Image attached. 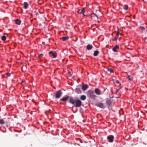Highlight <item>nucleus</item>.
<instances>
[{
    "mask_svg": "<svg viewBox=\"0 0 147 147\" xmlns=\"http://www.w3.org/2000/svg\"><path fill=\"white\" fill-rule=\"evenodd\" d=\"M119 48V47L118 45H116L115 47L113 48V50L114 52H117V50Z\"/></svg>",
    "mask_w": 147,
    "mask_h": 147,
    "instance_id": "nucleus-12",
    "label": "nucleus"
},
{
    "mask_svg": "<svg viewBox=\"0 0 147 147\" xmlns=\"http://www.w3.org/2000/svg\"><path fill=\"white\" fill-rule=\"evenodd\" d=\"M85 12V8H84L82 9H79L78 11V12L79 13L82 14L84 16L85 15H84V13Z\"/></svg>",
    "mask_w": 147,
    "mask_h": 147,
    "instance_id": "nucleus-8",
    "label": "nucleus"
},
{
    "mask_svg": "<svg viewBox=\"0 0 147 147\" xmlns=\"http://www.w3.org/2000/svg\"><path fill=\"white\" fill-rule=\"evenodd\" d=\"M119 28H118V30L117 31V36H119Z\"/></svg>",
    "mask_w": 147,
    "mask_h": 147,
    "instance_id": "nucleus-27",
    "label": "nucleus"
},
{
    "mask_svg": "<svg viewBox=\"0 0 147 147\" xmlns=\"http://www.w3.org/2000/svg\"><path fill=\"white\" fill-rule=\"evenodd\" d=\"M120 89H116V93H117V92H118L119 90Z\"/></svg>",
    "mask_w": 147,
    "mask_h": 147,
    "instance_id": "nucleus-30",
    "label": "nucleus"
},
{
    "mask_svg": "<svg viewBox=\"0 0 147 147\" xmlns=\"http://www.w3.org/2000/svg\"><path fill=\"white\" fill-rule=\"evenodd\" d=\"M107 70L108 71L110 72L111 73L113 72V69L111 68H108Z\"/></svg>",
    "mask_w": 147,
    "mask_h": 147,
    "instance_id": "nucleus-23",
    "label": "nucleus"
},
{
    "mask_svg": "<svg viewBox=\"0 0 147 147\" xmlns=\"http://www.w3.org/2000/svg\"><path fill=\"white\" fill-rule=\"evenodd\" d=\"M98 21L99 22V21Z\"/></svg>",
    "mask_w": 147,
    "mask_h": 147,
    "instance_id": "nucleus-37",
    "label": "nucleus"
},
{
    "mask_svg": "<svg viewBox=\"0 0 147 147\" xmlns=\"http://www.w3.org/2000/svg\"><path fill=\"white\" fill-rule=\"evenodd\" d=\"M114 138V137L113 136L110 135L107 137V139L109 142H112L113 141Z\"/></svg>",
    "mask_w": 147,
    "mask_h": 147,
    "instance_id": "nucleus-4",
    "label": "nucleus"
},
{
    "mask_svg": "<svg viewBox=\"0 0 147 147\" xmlns=\"http://www.w3.org/2000/svg\"><path fill=\"white\" fill-rule=\"evenodd\" d=\"M88 87V86L87 85L84 84L82 86V89L83 91L86 90Z\"/></svg>",
    "mask_w": 147,
    "mask_h": 147,
    "instance_id": "nucleus-10",
    "label": "nucleus"
},
{
    "mask_svg": "<svg viewBox=\"0 0 147 147\" xmlns=\"http://www.w3.org/2000/svg\"><path fill=\"white\" fill-rule=\"evenodd\" d=\"M8 122H9V121H8V122L7 123H8Z\"/></svg>",
    "mask_w": 147,
    "mask_h": 147,
    "instance_id": "nucleus-38",
    "label": "nucleus"
},
{
    "mask_svg": "<svg viewBox=\"0 0 147 147\" xmlns=\"http://www.w3.org/2000/svg\"><path fill=\"white\" fill-rule=\"evenodd\" d=\"M99 53V51H94L93 55L94 56H97Z\"/></svg>",
    "mask_w": 147,
    "mask_h": 147,
    "instance_id": "nucleus-19",
    "label": "nucleus"
},
{
    "mask_svg": "<svg viewBox=\"0 0 147 147\" xmlns=\"http://www.w3.org/2000/svg\"><path fill=\"white\" fill-rule=\"evenodd\" d=\"M91 18L92 19L94 18V17L93 16H91Z\"/></svg>",
    "mask_w": 147,
    "mask_h": 147,
    "instance_id": "nucleus-34",
    "label": "nucleus"
},
{
    "mask_svg": "<svg viewBox=\"0 0 147 147\" xmlns=\"http://www.w3.org/2000/svg\"><path fill=\"white\" fill-rule=\"evenodd\" d=\"M96 105L97 106L100 108H105L104 105L102 103L98 102L96 104Z\"/></svg>",
    "mask_w": 147,
    "mask_h": 147,
    "instance_id": "nucleus-6",
    "label": "nucleus"
},
{
    "mask_svg": "<svg viewBox=\"0 0 147 147\" xmlns=\"http://www.w3.org/2000/svg\"><path fill=\"white\" fill-rule=\"evenodd\" d=\"M42 44L43 45H45V42H42Z\"/></svg>",
    "mask_w": 147,
    "mask_h": 147,
    "instance_id": "nucleus-33",
    "label": "nucleus"
},
{
    "mask_svg": "<svg viewBox=\"0 0 147 147\" xmlns=\"http://www.w3.org/2000/svg\"><path fill=\"white\" fill-rule=\"evenodd\" d=\"M86 94L88 97L92 99H94L96 97L94 92L91 90H88Z\"/></svg>",
    "mask_w": 147,
    "mask_h": 147,
    "instance_id": "nucleus-2",
    "label": "nucleus"
},
{
    "mask_svg": "<svg viewBox=\"0 0 147 147\" xmlns=\"http://www.w3.org/2000/svg\"><path fill=\"white\" fill-rule=\"evenodd\" d=\"M43 56V54H40L38 56V57L39 58H41Z\"/></svg>",
    "mask_w": 147,
    "mask_h": 147,
    "instance_id": "nucleus-28",
    "label": "nucleus"
},
{
    "mask_svg": "<svg viewBox=\"0 0 147 147\" xmlns=\"http://www.w3.org/2000/svg\"><path fill=\"white\" fill-rule=\"evenodd\" d=\"M69 38V37L68 36H64L63 37L61 38V39L63 41H65L66 40H68Z\"/></svg>",
    "mask_w": 147,
    "mask_h": 147,
    "instance_id": "nucleus-16",
    "label": "nucleus"
},
{
    "mask_svg": "<svg viewBox=\"0 0 147 147\" xmlns=\"http://www.w3.org/2000/svg\"><path fill=\"white\" fill-rule=\"evenodd\" d=\"M128 80H133V77L130 75H128L127 77Z\"/></svg>",
    "mask_w": 147,
    "mask_h": 147,
    "instance_id": "nucleus-21",
    "label": "nucleus"
},
{
    "mask_svg": "<svg viewBox=\"0 0 147 147\" xmlns=\"http://www.w3.org/2000/svg\"><path fill=\"white\" fill-rule=\"evenodd\" d=\"M113 33H112V35H113Z\"/></svg>",
    "mask_w": 147,
    "mask_h": 147,
    "instance_id": "nucleus-39",
    "label": "nucleus"
},
{
    "mask_svg": "<svg viewBox=\"0 0 147 147\" xmlns=\"http://www.w3.org/2000/svg\"><path fill=\"white\" fill-rule=\"evenodd\" d=\"M116 83H117V84H118L119 83V82L118 80H116Z\"/></svg>",
    "mask_w": 147,
    "mask_h": 147,
    "instance_id": "nucleus-31",
    "label": "nucleus"
},
{
    "mask_svg": "<svg viewBox=\"0 0 147 147\" xmlns=\"http://www.w3.org/2000/svg\"><path fill=\"white\" fill-rule=\"evenodd\" d=\"M68 98L69 96L67 95H66L62 98H61L60 100L61 101L65 102L68 100Z\"/></svg>",
    "mask_w": 147,
    "mask_h": 147,
    "instance_id": "nucleus-9",
    "label": "nucleus"
},
{
    "mask_svg": "<svg viewBox=\"0 0 147 147\" xmlns=\"http://www.w3.org/2000/svg\"><path fill=\"white\" fill-rule=\"evenodd\" d=\"M92 46L90 44L86 46V49L88 50H90L92 49Z\"/></svg>",
    "mask_w": 147,
    "mask_h": 147,
    "instance_id": "nucleus-14",
    "label": "nucleus"
},
{
    "mask_svg": "<svg viewBox=\"0 0 147 147\" xmlns=\"http://www.w3.org/2000/svg\"><path fill=\"white\" fill-rule=\"evenodd\" d=\"M69 102L73 105H75V106L77 107H79L82 105V102L78 99H74L72 97H70Z\"/></svg>",
    "mask_w": 147,
    "mask_h": 147,
    "instance_id": "nucleus-1",
    "label": "nucleus"
},
{
    "mask_svg": "<svg viewBox=\"0 0 147 147\" xmlns=\"http://www.w3.org/2000/svg\"><path fill=\"white\" fill-rule=\"evenodd\" d=\"M15 22L16 24L18 25H20L21 22V21L18 19H16L15 20Z\"/></svg>",
    "mask_w": 147,
    "mask_h": 147,
    "instance_id": "nucleus-17",
    "label": "nucleus"
},
{
    "mask_svg": "<svg viewBox=\"0 0 147 147\" xmlns=\"http://www.w3.org/2000/svg\"><path fill=\"white\" fill-rule=\"evenodd\" d=\"M75 91L77 94H81L82 93L81 90L80 88H76L75 89Z\"/></svg>",
    "mask_w": 147,
    "mask_h": 147,
    "instance_id": "nucleus-13",
    "label": "nucleus"
},
{
    "mask_svg": "<svg viewBox=\"0 0 147 147\" xmlns=\"http://www.w3.org/2000/svg\"><path fill=\"white\" fill-rule=\"evenodd\" d=\"M6 75L8 77H10L11 75V74L9 73H7L6 74Z\"/></svg>",
    "mask_w": 147,
    "mask_h": 147,
    "instance_id": "nucleus-29",
    "label": "nucleus"
},
{
    "mask_svg": "<svg viewBox=\"0 0 147 147\" xmlns=\"http://www.w3.org/2000/svg\"><path fill=\"white\" fill-rule=\"evenodd\" d=\"M6 123V121H5L3 119H1L0 120V124H3Z\"/></svg>",
    "mask_w": 147,
    "mask_h": 147,
    "instance_id": "nucleus-20",
    "label": "nucleus"
},
{
    "mask_svg": "<svg viewBox=\"0 0 147 147\" xmlns=\"http://www.w3.org/2000/svg\"><path fill=\"white\" fill-rule=\"evenodd\" d=\"M35 15L36 16H37V15H38V13H35Z\"/></svg>",
    "mask_w": 147,
    "mask_h": 147,
    "instance_id": "nucleus-35",
    "label": "nucleus"
},
{
    "mask_svg": "<svg viewBox=\"0 0 147 147\" xmlns=\"http://www.w3.org/2000/svg\"><path fill=\"white\" fill-rule=\"evenodd\" d=\"M28 6V4L26 2H24V8L25 9H26Z\"/></svg>",
    "mask_w": 147,
    "mask_h": 147,
    "instance_id": "nucleus-15",
    "label": "nucleus"
},
{
    "mask_svg": "<svg viewBox=\"0 0 147 147\" xmlns=\"http://www.w3.org/2000/svg\"><path fill=\"white\" fill-rule=\"evenodd\" d=\"M93 14H94L95 16L97 18H98V16L96 14L93 13Z\"/></svg>",
    "mask_w": 147,
    "mask_h": 147,
    "instance_id": "nucleus-32",
    "label": "nucleus"
},
{
    "mask_svg": "<svg viewBox=\"0 0 147 147\" xmlns=\"http://www.w3.org/2000/svg\"><path fill=\"white\" fill-rule=\"evenodd\" d=\"M128 6L127 5H124L123 6V9L125 10H127L128 9Z\"/></svg>",
    "mask_w": 147,
    "mask_h": 147,
    "instance_id": "nucleus-22",
    "label": "nucleus"
},
{
    "mask_svg": "<svg viewBox=\"0 0 147 147\" xmlns=\"http://www.w3.org/2000/svg\"><path fill=\"white\" fill-rule=\"evenodd\" d=\"M112 100L110 98H107L106 101V103L107 105L109 106L112 103Z\"/></svg>",
    "mask_w": 147,
    "mask_h": 147,
    "instance_id": "nucleus-7",
    "label": "nucleus"
},
{
    "mask_svg": "<svg viewBox=\"0 0 147 147\" xmlns=\"http://www.w3.org/2000/svg\"><path fill=\"white\" fill-rule=\"evenodd\" d=\"M6 37L5 36H3L1 37V39L3 40H5L6 39Z\"/></svg>",
    "mask_w": 147,
    "mask_h": 147,
    "instance_id": "nucleus-24",
    "label": "nucleus"
},
{
    "mask_svg": "<svg viewBox=\"0 0 147 147\" xmlns=\"http://www.w3.org/2000/svg\"><path fill=\"white\" fill-rule=\"evenodd\" d=\"M95 92L98 95H99L100 94V91L98 88H95Z\"/></svg>",
    "mask_w": 147,
    "mask_h": 147,
    "instance_id": "nucleus-11",
    "label": "nucleus"
},
{
    "mask_svg": "<svg viewBox=\"0 0 147 147\" xmlns=\"http://www.w3.org/2000/svg\"><path fill=\"white\" fill-rule=\"evenodd\" d=\"M118 38V36H117L113 39L112 40L113 41H116Z\"/></svg>",
    "mask_w": 147,
    "mask_h": 147,
    "instance_id": "nucleus-25",
    "label": "nucleus"
},
{
    "mask_svg": "<svg viewBox=\"0 0 147 147\" xmlns=\"http://www.w3.org/2000/svg\"><path fill=\"white\" fill-rule=\"evenodd\" d=\"M139 28L143 30H145V28L143 26H140L139 27Z\"/></svg>",
    "mask_w": 147,
    "mask_h": 147,
    "instance_id": "nucleus-26",
    "label": "nucleus"
},
{
    "mask_svg": "<svg viewBox=\"0 0 147 147\" xmlns=\"http://www.w3.org/2000/svg\"><path fill=\"white\" fill-rule=\"evenodd\" d=\"M62 94V92L61 90H59L56 91L55 93V98H60Z\"/></svg>",
    "mask_w": 147,
    "mask_h": 147,
    "instance_id": "nucleus-3",
    "label": "nucleus"
},
{
    "mask_svg": "<svg viewBox=\"0 0 147 147\" xmlns=\"http://www.w3.org/2000/svg\"><path fill=\"white\" fill-rule=\"evenodd\" d=\"M49 54L50 56H52L53 58H55L57 56L56 53L55 51H51L49 52Z\"/></svg>",
    "mask_w": 147,
    "mask_h": 147,
    "instance_id": "nucleus-5",
    "label": "nucleus"
},
{
    "mask_svg": "<svg viewBox=\"0 0 147 147\" xmlns=\"http://www.w3.org/2000/svg\"><path fill=\"white\" fill-rule=\"evenodd\" d=\"M24 82V81H22V82H21V84H23V83Z\"/></svg>",
    "mask_w": 147,
    "mask_h": 147,
    "instance_id": "nucleus-36",
    "label": "nucleus"
},
{
    "mask_svg": "<svg viewBox=\"0 0 147 147\" xmlns=\"http://www.w3.org/2000/svg\"><path fill=\"white\" fill-rule=\"evenodd\" d=\"M80 99L82 100H86V97L85 95H82L80 97Z\"/></svg>",
    "mask_w": 147,
    "mask_h": 147,
    "instance_id": "nucleus-18",
    "label": "nucleus"
}]
</instances>
